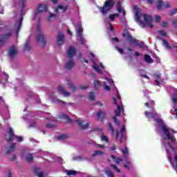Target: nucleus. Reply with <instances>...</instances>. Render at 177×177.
<instances>
[{
	"label": "nucleus",
	"mask_w": 177,
	"mask_h": 177,
	"mask_svg": "<svg viewBox=\"0 0 177 177\" xmlns=\"http://www.w3.org/2000/svg\"><path fill=\"white\" fill-rule=\"evenodd\" d=\"M155 19H156V21H158V22L160 21V20H161V17L158 15H156Z\"/></svg>",
	"instance_id": "nucleus-54"
},
{
	"label": "nucleus",
	"mask_w": 177,
	"mask_h": 177,
	"mask_svg": "<svg viewBox=\"0 0 177 177\" xmlns=\"http://www.w3.org/2000/svg\"><path fill=\"white\" fill-rule=\"evenodd\" d=\"M96 147H99L100 149H104V145H96Z\"/></svg>",
	"instance_id": "nucleus-59"
},
{
	"label": "nucleus",
	"mask_w": 177,
	"mask_h": 177,
	"mask_svg": "<svg viewBox=\"0 0 177 177\" xmlns=\"http://www.w3.org/2000/svg\"><path fill=\"white\" fill-rule=\"evenodd\" d=\"M112 41H115V42H118V38L114 37L112 39Z\"/></svg>",
	"instance_id": "nucleus-62"
},
{
	"label": "nucleus",
	"mask_w": 177,
	"mask_h": 177,
	"mask_svg": "<svg viewBox=\"0 0 177 177\" xmlns=\"http://www.w3.org/2000/svg\"><path fill=\"white\" fill-rule=\"evenodd\" d=\"M104 152L102 151H95L94 154H93V157H96V156H103Z\"/></svg>",
	"instance_id": "nucleus-28"
},
{
	"label": "nucleus",
	"mask_w": 177,
	"mask_h": 177,
	"mask_svg": "<svg viewBox=\"0 0 177 177\" xmlns=\"http://www.w3.org/2000/svg\"><path fill=\"white\" fill-rule=\"evenodd\" d=\"M111 158H112V160H113V161H115V162H116V164H120V162H122V159L120 158L115 160V156L114 155H111Z\"/></svg>",
	"instance_id": "nucleus-26"
},
{
	"label": "nucleus",
	"mask_w": 177,
	"mask_h": 177,
	"mask_svg": "<svg viewBox=\"0 0 177 177\" xmlns=\"http://www.w3.org/2000/svg\"><path fill=\"white\" fill-rule=\"evenodd\" d=\"M66 173L67 175H76L77 174V171H75L74 170H66Z\"/></svg>",
	"instance_id": "nucleus-30"
},
{
	"label": "nucleus",
	"mask_w": 177,
	"mask_h": 177,
	"mask_svg": "<svg viewBox=\"0 0 177 177\" xmlns=\"http://www.w3.org/2000/svg\"><path fill=\"white\" fill-rule=\"evenodd\" d=\"M88 97L90 100H92V101L95 100V94L93 93H90Z\"/></svg>",
	"instance_id": "nucleus-42"
},
{
	"label": "nucleus",
	"mask_w": 177,
	"mask_h": 177,
	"mask_svg": "<svg viewBox=\"0 0 177 177\" xmlns=\"http://www.w3.org/2000/svg\"><path fill=\"white\" fill-rule=\"evenodd\" d=\"M105 116H106V113H104V111H100L97 113V117L98 120H102V118H104Z\"/></svg>",
	"instance_id": "nucleus-21"
},
{
	"label": "nucleus",
	"mask_w": 177,
	"mask_h": 177,
	"mask_svg": "<svg viewBox=\"0 0 177 177\" xmlns=\"http://www.w3.org/2000/svg\"><path fill=\"white\" fill-rule=\"evenodd\" d=\"M156 8L158 9V10H162V9H164V1L162 0L158 1L156 5Z\"/></svg>",
	"instance_id": "nucleus-19"
},
{
	"label": "nucleus",
	"mask_w": 177,
	"mask_h": 177,
	"mask_svg": "<svg viewBox=\"0 0 177 177\" xmlns=\"http://www.w3.org/2000/svg\"><path fill=\"white\" fill-rule=\"evenodd\" d=\"M66 138H67V136H66L64 134L58 136V139H59V140L66 139Z\"/></svg>",
	"instance_id": "nucleus-51"
},
{
	"label": "nucleus",
	"mask_w": 177,
	"mask_h": 177,
	"mask_svg": "<svg viewBox=\"0 0 177 177\" xmlns=\"http://www.w3.org/2000/svg\"><path fill=\"white\" fill-rule=\"evenodd\" d=\"M134 14L136 17V21L142 28L145 27H149V28H153V17L151 15L147 14H142L140 12V9L138 6H134Z\"/></svg>",
	"instance_id": "nucleus-1"
},
{
	"label": "nucleus",
	"mask_w": 177,
	"mask_h": 177,
	"mask_svg": "<svg viewBox=\"0 0 177 177\" xmlns=\"http://www.w3.org/2000/svg\"><path fill=\"white\" fill-rule=\"evenodd\" d=\"M109 27H110L111 31H113L114 27L113 26V25L111 24V23L109 22Z\"/></svg>",
	"instance_id": "nucleus-56"
},
{
	"label": "nucleus",
	"mask_w": 177,
	"mask_h": 177,
	"mask_svg": "<svg viewBox=\"0 0 177 177\" xmlns=\"http://www.w3.org/2000/svg\"><path fill=\"white\" fill-rule=\"evenodd\" d=\"M7 176H8V177H12V174L10 173V171H8V172L7 173Z\"/></svg>",
	"instance_id": "nucleus-63"
},
{
	"label": "nucleus",
	"mask_w": 177,
	"mask_h": 177,
	"mask_svg": "<svg viewBox=\"0 0 177 177\" xmlns=\"http://www.w3.org/2000/svg\"><path fill=\"white\" fill-rule=\"evenodd\" d=\"M115 49L118 50V52H119V53H120L121 55H122V53H124V49L118 48V46L115 47Z\"/></svg>",
	"instance_id": "nucleus-48"
},
{
	"label": "nucleus",
	"mask_w": 177,
	"mask_h": 177,
	"mask_svg": "<svg viewBox=\"0 0 177 177\" xmlns=\"http://www.w3.org/2000/svg\"><path fill=\"white\" fill-rule=\"evenodd\" d=\"M48 9V5L45 3L39 4L37 7V11L35 12L34 15V19H37L39 16V13H42V12H46Z\"/></svg>",
	"instance_id": "nucleus-7"
},
{
	"label": "nucleus",
	"mask_w": 177,
	"mask_h": 177,
	"mask_svg": "<svg viewBox=\"0 0 177 177\" xmlns=\"http://www.w3.org/2000/svg\"><path fill=\"white\" fill-rule=\"evenodd\" d=\"M36 175L38 177H46V176H45V174L42 171H39V172L36 171Z\"/></svg>",
	"instance_id": "nucleus-38"
},
{
	"label": "nucleus",
	"mask_w": 177,
	"mask_h": 177,
	"mask_svg": "<svg viewBox=\"0 0 177 177\" xmlns=\"http://www.w3.org/2000/svg\"><path fill=\"white\" fill-rule=\"evenodd\" d=\"M106 174L107 176H109V177H114V174H113V171H111L110 169H107L106 171Z\"/></svg>",
	"instance_id": "nucleus-33"
},
{
	"label": "nucleus",
	"mask_w": 177,
	"mask_h": 177,
	"mask_svg": "<svg viewBox=\"0 0 177 177\" xmlns=\"http://www.w3.org/2000/svg\"><path fill=\"white\" fill-rule=\"evenodd\" d=\"M111 168H113V169H114V171H116V172H118V174H120V172H121L120 169H118V167H117V166L115 165H111Z\"/></svg>",
	"instance_id": "nucleus-34"
},
{
	"label": "nucleus",
	"mask_w": 177,
	"mask_h": 177,
	"mask_svg": "<svg viewBox=\"0 0 177 177\" xmlns=\"http://www.w3.org/2000/svg\"><path fill=\"white\" fill-rule=\"evenodd\" d=\"M113 102L117 106V109L115 110V114L116 117H120V115H121V113L124 111V106H122L121 96L118 92L116 93V96L113 98Z\"/></svg>",
	"instance_id": "nucleus-2"
},
{
	"label": "nucleus",
	"mask_w": 177,
	"mask_h": 177,
	"mask_svg": "<svg viewBox=\"0 0 177 177\" xmlns=\"http://www.w3.org/2000/svg\"><path fill=\"white\" fill-rule=\"evenodd\" d=\"M173 25L174 27H177V19H174L172 21Z\"/></svg>",
	"instance_id": "nucleus-55"
},
{
	"label": "nucleus",
	"mask_w": 177,
	"mask_h": 177,
	"mask_svg": "<svg viewBox=\"0 0 177 177\" xmlns=\"http://www.w3.org/2000/svg\"><path fill=\"white\" fill-rule=\"evenodd\" d=\"M101 140H103L104 142H109V138H107V137L104 135H102L101 137Z\"/></svg>",
	"instance_id": "nucleus-47"
},
{
	"label": "nucleus",
	"mask_w": 177,
	"mask_h": 177,
	"mask_svg": "<svg viewBox=\"0 0 177 177\" xmlns=\"http://www.w3.org/2000/svg\"><path fill=\"white\" fill-rule=\"evenodd\" d=\"M122 153L124 154V156L128 154V148L125 147L124 149H122Z\"/></svg>",
	"instance_id": "nucleus-46"
},
{
	"label": "nucleus",
	"mask_w": 177,
	"mask_h": 177,
	"mask_svg": "<svg viewBox=\"0 0 177 177\" xmlns=\"http://www.w3.org/2000/svg\"><path fill=\"white\" fill-rule=\"evenodd\" d=\"M15 144H12L10 145V147L8 148V153H12V151H15Z\"/></svg>",
	"instance_id": "nucleus-35"
},
{
	"label": "nucleus",
	"mask_w": 177,
	"mask_h": 177,
	"mask_svg": "<svg viewBox=\"0 0 177 177\" xmlns=\"http://www.w3.org/2000/svg\"><path fill=\"white\" fill-rule=\"evenodd\" d=\"M177 13V8H174L171 10L170 15L171 16H174V15H176Z\"/></svg>",
	"instance_id": "nucleus-50"
},
{
	"label": "nucleus",
	"mask_w": 177,
	"mask_h": 177,
	"mask_svg": "<svg viewBox=\"0 0 177 177\" xmlns=\"http://www.w3.org/2000/svg\"><path fill=\"white\" fill-rule=\"evenodd\" d=\"M81 160V157L80 156H77L76 158H73V160Z\"/></svg>",
	"instance_id": "nucleus-64"
},
{
	"label": "nucleus",
	"mask_w": 177,
	"mask_h": 177,
	"mask_svg": "<svg viewBox=\"0 0 177 177\" xmlns=\"http://www.w3.org/2000/svg\"><path fill=\"white\" fill-rule=\"evenodd\" d=\"M109 127L112 132H114V129L113 128V125H111V123H109Z\"/></svg>",
	"instance_id": "nucleus-57"
},
{
	"label": "nucleus",
	"mask_w": 177,
	"mask_h": 177,
	"mask_svg": "<svg viewBox=\"0 0 177 177\" xmlns=\"http://www.w3.org/2000/svg\"><path fill=\"white\" fill-rule=\"evenodd\" d=\"M57 89L58 92L61 93V95H62L63 96H70V92L64 91V88H63V87L59 86Z\"/></svg>",
	"instance_id": "nucleus-15"
},
{
	"label": "nucleus",
	"mask_w": 177,
	"mask_h": 177,
	"mask_svg": "<svg viewBox=\"0 0 177 177\" xmlns=\"http://www.w3.org/2000/svg\"><path fill=\"white\" fill-rule=\"evenodd\" d=\"M92 62L93 63V68H94V70H95V71H97V73L102 74V71H100V68H99V66H97V64H96V63L93 61V59H92Z\"/></svg>",
	"instance_id": "nucleus-20"
},
{
	"label": "nucleus",
	"mask_w": 177,
	"mask_h": 177,
	"mask_svg": "<svg viewBox=\"0 0 177 177\" xmlns=\"http://www.w3.org/2000/svg\"><path fill=\"white\" fill-rule=\"evenodd\" d=\"M104 89H105V91H110V86L105 84L104 85Z\"/></svg>",
	"instance_id": "nucleus-58"
},
{
	"label": "nucleus",
	"mask_w": 177,
	"mask_h": 177,
	"mask_svg": "<svg viewBox=\"0 0 177 177\" xmlns=\"http://www.w3.org/2000/svg\"><path fill=\"white\" fill-rule=\"evenodd\" d=\"M57 44L58 46H61V45H63V44H64V35L62 32L58 33Z\"/></svg>",
	"instance_id": "nucleus-12"
},
{
	"label": "nucleus",
	"mask_w": 177,
	"mask_h": 177,
	"mask_svg": "<svg viewBox=\"0 0 177 177\" xmlns=\"http://www.w3.org/2000/svg\"><path fill=\"white\" fill-rule=\"evenodd\" d=\"M59 10H62V12H66V10H67V6H63L62 5H59L55 9V12H59Z\"/></svg>",
	"instance_id": "nucleus-22"
},
{
	"label": "nucleus",
	"mask_w": 177,
	"mask_h": 177,
	"mask_svg": "<svg viewBox=\"0 0 177 177\" xmlns=\"http://www.w3.org/2000/svg\"><path fill=\"white\" fill-rule=\"evenodd\" d=\"M100 82H99V80H95L94 82V88L95 89H98V88L100 86Z\"/></svg>",
	"instance_id": "nucleus-31"
},
{
	"label": "nucleus",
	"mask_w": 177,
	"mask_h": 177,
	"mask_svg": "<svg viewBox=\"0 0 177 177\" xmlns=\"http://www.w3.org/2000/svg\"><path fill=\"white\" fill-rule=\"evenodd\" d=\"M169 8H171V3H169V2H166L164 3L163 9H168Z\"/></svg>",
	"instance_id": "nucleus-37"
},
{
	"label": "nucleus",
	"mask_w": 177,
	"mask_h": 177,
	"mask_svg": "<svg viewBox=\"0 0 177 177\" xmlns=\"http://www.w3.org/2000/svg\"><path fill=\"white\" fill-rule=\"evenodd\" d=\"M113 121L115 124H117V125H120V121L117 120V117H113Z\"/></svg>",
	"instance_id": "nucleus-52"
},
{
	"label": "nucleus",
	"mask_w": 177,
	"mask_h": 177,
	"mask_svg": "<svg viewBox=\"0 0 177 177\" xmlns=\"http://www.w3.org/2000/svg\"><path fill=\"white\" fill-rule=\"evenodd\" d=\"M46 127L47 128H55V127H56V124H55V123H47Z\"/></svg>",
	"instance_id": "nucleus-41"
},
{
	"label": "nucleus",
	"mask_w": 177,
	"mask_h": 177,
	"mask_svg": "<svg viewBox=\"0 0 177 177\" xmlns=\"http://www.w3.org/2000/svg\"><path fill=\"white\" fill-rule=\"evenodd\" d=\"M37 126V122H30L29 123V128H34Z\"/></svg>",
	"instance_id": "nucleus-44"
},
{
	"label": "nucleus",
	"mask_w": 177,
	"mask_h": 177,
	"mask_svg": "<svg viewBox=\"0 0 177 177\" xmlns=\"http://www.w3.org/2000/svg\"><path fill=\"white\" fill-rule=\"evenodd\" d=\"M127 39H128V41H129V42H131V44H133V45H135L136 46H140V48H146V44H145V43L138 42V40H136L135 39H132V36H129L127 37Z\"/></svg>",
	"instance_id": "nucleus-10"
},
{
	"label": "nucleus",
	"mask_w": 177,
	"mask_h": 177,
	"mask_svg": "<svg viewBox=\"0 0 177 177\" xmlns=\"http://www.w3.org/2000/svg\"><path fill=\"white\" fill-rule=\"evenodd\" d=\"M163 45L166 47L167 49H171V46H169L168 41L163 40Z\"/></svg>",
	"instance_id": "nucleus-36"
},
{
	"label": "nucleus",
	"mask_w": 177,
	"mask_h": 177,
	"mask_svg": "<svg viewBox=\"0 0 177 177\" xmlns=\"http://www.w3.org/2000/svg\"><path fill=\"white\" fill-rule=\"evenodd\" d=\"M61 118H65V120H67L68 122H71V119H70L66 115H62Z\"/></svg>",
	"instance_id": "nucleus-39"
},
{
	"label": "nucleus",
	"mask_w": 177,
	"mask_h": 177,
	"mask_svg": "<svg viewBox=\"0 0 177 177\" xmlns=\"http://www.w3.org/2000/svg\"><path fill=\"white\" fill-rule=\"evenodd\" d=\"M144 59L147 63H153V59L148 55H145Z\"/></svg>",
	"instance_id": "nucleus-25"
},
{
	"label": "nucleus",
	"mask_w": 177,
	"mask_h": 177,
	"mask_svg": "<svg viewBox=\"0 0 177 177\" xmlns=\"http://www.w3.org/2000/svg\"><path fill=\"white\" fill-rule=\"evenodd\" d=\"M158 34H159V35H161L162 37H167V33L164 30H159Z\"/></svg>",
	"instance_id": "nucleus-40"
},
{
	"label": "nucleus",
	"mask_w": 177,
	"mask_h": 177,
	"mask_svg": "<svg viewBox=\"0 0 177 177\" xmlns=\"http://www.w3.org/2000/svg\"><path fill=\"white\" fill-rule=\"evenodd\" d=\"M56 17V15L55 14H51L50 15V16L48 17V21H51L52 19H55Z\"/></svg>",
	"instance_id": "nucleus-45"
},
{
	"label": "nucleus",
	"mask_w": 177,
	"mask_h": 177,
	"mask_svg": "<svg viewBox=\"0 0 177 177\" xmlns=\"http://www.w3.org/2000/svg\"><path fill=\"white\" fill-rule=\"evenodd\" d=\"M26 161H28V162H31L32 161V154L28 153L26 156Z\"/></svg>",
	"instance_id": "nucleus-29"
},
{
	"label": "nucleus",
	"mask_w": 177,
	"mask_h": 177,
	"mask_svg": "<svg viewBox=\"0 0 177 177\" xmlns=\"http://www.w3.org/2000/svg\"><path fill=\"white\" fill-rule=\"evenodd\" d=\"M47 121H51V122H55L56 121V118H53L52 116H49V118H46Z\"/></svg>",
	"instance_id": "nucleus-43"
},
{
	"label": "nucleus",
	"mask_w": 177,
	"mask_h": 177,
	"mask_svg": "<svg viewBox=\"0 0 177 177\" xmlns=\"http://www.w3.org/2000/svg\"><path fill=\"white\" fill-rule=\"evenodd\" d=\"M8 133H9L10 138H7L8 142H12L15 140V139H17L18 142H23V138L15 135L13 133V129H12V128L9 129Z\"/></svg>",
	"instance_id": "nucleus-5"
},
{
	"label": "nucleus",
	"mask_w": 177,
	"mask_h": 177,
	"mask_svg": "<svg viewBox=\"0 0 177 177\" xmlns=\"http://www.w3.org/2000/svg\"><path fill=\"white\" fill-rule=\"evenodd\" d=\"M27 2V0H19L18 3L19 6L21 7V12H23V9H24V6H26V3Z\"/></svg>",
	"instance_id": "nucleus-24"
},
{
	"label": "nucleus",
	"mask_w": 177,
	"mask_h": 177,
	"mask_svg": "<svg viewBox=\"0 0 177 177\" xmlns=\"http://www.w3.org/2000/svg\"><path fill=\"white\" fill-rule=\"evenodd\" d=\"M145 106L147 107H153L154 106V101L151 100L149 102L145 103Z\"/></svg>",
	"instance_id": "nucleus-32"
},
{
	"label": "nucleus",
	"mask_w": 177,
	"mask_h": 177,
	"mask_svg": "<svg viewBox=\"0 0 177 177\" xmlns=\"http://www.w3.org/2000/svg\"><path fill=\"white\" fill-rule=\"evenodd\" d=\"M174 103H177V89L174 90V93L172 97Z\"/></svg>",
	"instance_id": "nucleus-27"
},
{
	"label": "nucleus",
	"mask_w": 177,
	"mask_h": 177,
	"mask_svg": "<svg viewBox=\"0 0 177 177\" xmlns=\"http://www.w3.org/2000/svg\"><path fill=\"white\" fill-rule=\"evenodd\" d=\"M36 31L37 32H39L37 37V42H41L43 45H45V44H46V41L44 39V35L39 32V31H41V25L37 24Z\"/></svg>",
	"instance_id": "nucleus-6"
},
{
	"label": "nucleus",
	"mask_w": 177,
	"mask_h": 177,
	"mask_svg": "<svg viewBox=\"0 0 177 177\" xmlns=\"http://www.w3.org/2000/svg\"><path fill=\"white\" fill-rule=\"evenodd\" d=\"M75 55V48L74 47L71 46L69 47L68 51V57L70 59L66 64V68L68 70H71V68H73L74 66H75V63L74 62V60H73V56Z\"/></svg>",
	"instance_id": "nucleus-3"
},
{
	"label": "nucleus",
	"mask_w": 177,
	"mask_h": 177,
	"mask_svg": "<svg viewBox=\"0 0 177 177\" xmlns=\"http://www.w3.org/2000/svg\"><path fill=\"white\" fill-rule=\"evenodd\" d=\"M118 13H123V16H125V10L121 8V2L119 1L116 6Z\"/></svg>",
	"instance_id": "nucleus-18"
},
{
	"label": "nucleus",
	"mask_w": 177,
	"mask_h": 177,
	"mask_svg": "<svg viewBox=\"0 0 177 177\" xmlns=\"http://www.w3.org/2000/svg\"><path fill=\"white\" fill-rule=\"evenodd\" d=\"M16 53H17V49H16V47H11L8 52L9 56H10V57H14V56L16 55Z\"/></svg>",
	"instance_id": "nucleus-17"
},
{
	"label": "nucleus",
	"mask_w": 177,
	"mask_h": 177,
	"mask_svg": "<svg viewBox=\"0 0 177 177\" xmlns=\"http://www.w3.org/2000/svg\"><path fill=\"white\" fill-rule=\"evenodd\" d=\"M114 1L113 0H107L104 3V6L103 7H98L100 9V12L102 13V15H106L107 12H110L113 6H114Z\"/></svg>",
	"instance_id": "nucleus-4"
},
{
	"label": "nucleus",
	"mask_w": 177,
	"mask_h": 177,
	"mask_svg": "<svg viewBox=\"0 0 177 177\" xmlns=\"http://www.w3.org/2000/svg\"><path fill=\"white\" fill-rule=\"evenodd\" d=\"M109 19L111 20V21H114V20L115 19V17L111 14L109 15Z\"/></svg>",
	"instance_id": "nucleus-53"
},
{
	"label": "nucleus",
	"mask_w": 177,
	"mask_h": 177,
	"mask_svg": "<svg viewBox=\"0 0 177 177\" xmlns=\"http://www.w3.org/2000/svg\"><path fill=\"white\" fill-rule=\"evenodd\" d=\"M145 115L148 117V118H156V117H160V115L158 113L153 112H148L145 111Z\"/></svg>",
	"instance_id": "nucleus-14"
},
{
	"label": "nucleus",
	"mask_w": 177,
	"mask_h": 177,
	"mask_svg": "<svg viewBox=\"0 0 177 177\" xmlns=\"http://www.w3.org/2000/svg\"><path fill=\"white\" fill-rule=\"evenodd\" d=\"M154 78H156L155 79L156 85H157L158 86H160V85H161V82H160V74L154 75Z\"/></svg>",
	"instance_id": "nucleus-23"
},
{
	"label": "nucleus",
	"mask_w": 177,
	"mask_h": 177,
	"mask_svg": "<svg viewBox=\"0 0 177 177\" xmlns=\"http://www.w3.org/2000/svg\"><path fill=\"white\" fill-rule=\"evenodd\" d=\"M77 122L79 125V127L82 129H86L88 128V127H89V123L88 122H82L81 120H77Z\"/></svg>",
	"instance_id": "nucleus-16"
},
{
	"label": "nucleus",
	"mask_w": 177,
	"mask_h": 177,
	"mask_svg": "<svg viewBox=\"0 0 177 177\" xmlns=\"http://www.w3.org/2000/svg\"><path fill=\"white\" fill-rule=\"evenodd\" d=\"M76 31L77 32V37L80 38L81 44H85V39H84V36L82 35V31H84V29L82 28V24L79 25L78 28L76 29Z\"/></svg>",
	"instance_id": "nucleus-9"
},
{
	"label": "nucleus",
	"mask_w": 177,
	"mask_h": 177,
	"mask_svg": "<svg viewBox=\"0 0 177 177\" xmlns=\"http://www.w3.org/2000/svg\"><path fill=\"white\" fill-rule=\"evenodd\" d=\"M124 135H125V126H122L120 131H118L116 133V139L117 140L120 139V143H122V142H124L122 139H124Z\"/></svg>",
	"instance_id": "nucleus-11"
},
{
	"label": "nucleus",
	"mask_w": 177,
	"mask_h": 177,
	"mask_svg": "<svg viewBox=\"0 0 177 177\" xmlns=\"http://www.w3.org/2000/svg\"><path fill=\"white\" fill-rule=\"evenodd\" d=\"M23 21V14L19 15V19L16 21L15 25V29L17 33V35H19V31H20V28L21 27V23Z\"/></svg>",
	"instance_id": "nucleus-8"
},
{
	"label": "nucleus",
	"mask_w": 177,
	"mask_h": 177,
	"mask_svg": "<svg viewBox=\"0 0 177 177\" xmlns=\"http://www.w3.org/2000/svg\"><path fill=\"white\" fill-rule=\"evenodd\" d=\"M105 80H106L107 82H109V84H110L111 85L112 84H114V81H113V79H109V78H107V77H105Z\"/></svg>",
	"instance_id": "nucleus-49"
},
{
	"label": "nucleus",
	"mask_w": 177,
	"mask_h": 177,
	"mask_svg": "<svg viewBox=\"0 0 177 177\" xmlns=\"http://www.w3.org/2000/svg\"><path fill=\"white\" fill-rule=\"evenodd\" d=\"M11 36H12V31H8V33H6V35L1 36L0 46H2V45H3V41H5V39H8V38H9Z\"/></svg>",
	"instance_id": "nucleus-13"
},
{
	"label": "nucleus",
	"mask_w": 177,
	"mask_h": 177,
	"mask_svg": "<svg viewBox=\"0 0 177 177\" xmlns=\"http://www.w3.org/2000/svg\"><path fill=\"white\" fill-rule=\"evenodd\" d=\"M162 27H167V26H168V23L165 22V21L162 22Z\"/></svg>",
	"instance_id": "nucleus-61"
},
{
	"label": "nucleus",
	"mask_w": 177,
	"mask_h": 177,
	"mask_svg": "<svg viewBox=\"0 0 177 177\" xmlns=\"http://www.w3.org/2000/svg\"><path fill=\"white\" fill-rule=\"evenodd\" d=\"M4 77H5V82H8V78L9 76H8L7 74H4Z\"/></svg>",
	"instance_id": "nucleus-60"
}]
</instances>
